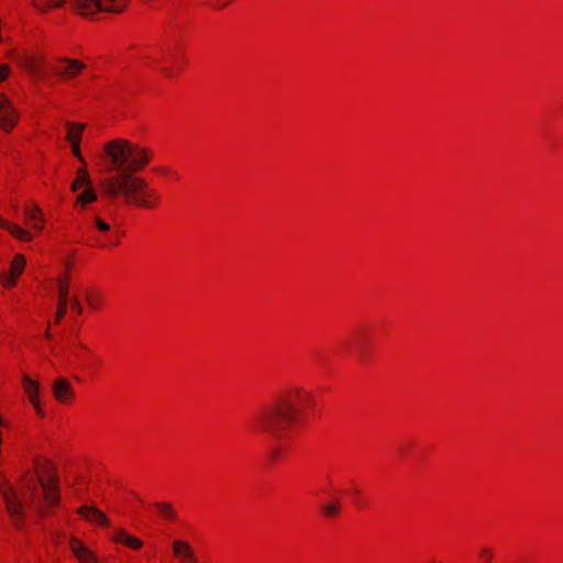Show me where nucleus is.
Returning a JSON list of instances; mask_svg holds the SVG:
<instances>
[{"instance_id":"f257e3e1","label":"nucleus","mask_w":563,"mask_h":563,"mask_svg":"<svg viewBox=\"0 0 563 563\" xmlns=\"http://www.w3.org/2000/svg\"><path fill=\"white\" fill-rule=\"evenodd\" d=\"M34 472L22 474L14 483L0 478V490L7 512L16 528H22L26 517L29 501L42 489L43 498L48 506H56L60 499L58 472L54 463L44 456L33 462Z\"/></svg>"},{"instance_id":"f03ea898","label":"nucleus","mask_w":563,"mask_h":563,"mask_svg":"<svg viewBox=\"0 0 563 563\" xmlns=\"http://www.w3.org/2000/svg\"><path fill=\"white\" fill-rule=\"evenodd\" d=\"M316 406V395L311 390L302 386H292L254 418L253 429L257 433L282 440L292 426L302 421Z\"/></svg>"},{"instance_id":"7ed1b4c3","label":"nucleus","mask_w":563,"mask_h":563,"mask_svg":"<svg viewBox=\"0 0 563 563\" xmlns=\"http://www.w3.org/2000/svg\"><path fill=\"white\" fill-rule=\"evenodd\" d=\"M103 192L113 199H121L128 206L153 211L163 203L158 188L152 186L145 178L128 174H114L103 179Z\"/></svg>"},{"instance_id":"20e7f679","label":"nucleus","mask_w":563,"mask_h":563,"mask_svg":"<svg viewBox=\"0 0 563 563\" xmlns=\"http://www.w3.org/2000/svg\"><path fill=\"white\" fill-rule=\"evenodd\" d=\"M108 169L117 174L135 175L145 169L153 159V151L124 137L110 140L103 145Z\"/></svg>"},{"instance_id":"39448f33","label":"nucleus","mask_w":563,"mask_h":563,"mask_svg":"<svg viewBox=\"0 0 563 563\" xmlns=\"http://www.w3.org/2000/svg\"><path fill=\"white\" fill-rule=\"evenodd\" d=\"M121 225L109 216H96L89 225L86 243L91 247L111 249L121 243Z\"/></svg>"},{"instance_id":"423d86ee","label":"nucleus","mask_w":563,"mask_h":563,"mask_svg":"<svg viewBox=\"0 0 563 563\" xmlns=\"http://www.w3.org/2000/svg\"><path fill=\"white\" fill-rule=\"evenodd\" d=\"M5 58L14 62L30 76L42 75L45 66V55L36 46H13L5 52Z\"/></svg>"},{"instance_id":"0eeeda50","label":"nucleus","mask_w":563,"mask_h":563,"mask_svg":"<svg viewBox=\"0 0 563 563\" xmlns=\"http://www.w3.org/2000/svg\"><path fill=\"white\" fill-rule=\"evenodd\" d=\"M70 190L76 195L74 209L82 212L92 202L97 201V192L92 185L88 169L77 168L75 179L70 185Z\"/></svg>"},{"instance_id":"6e6552de","label":"nucleus","mask_w":563,"mask_h":563,"mask_svg":"<svg viewBox=\"0 0 563 563\" xmlns=\"http://www.w3.org/2000/svg\"><path fill=\"white\" fill-rule=\"evenodd\" d=\"M58 286V305L55 321L58 322L67 311H74L76 314L81 313V306L76 297L69 294V279L67 276H62L57 282Z\"/></svg>"},{"instance_id":"1a4fd4ad","label":"nucleus","mask_w":563,"mask_h":563,"mask_svg":"<svg viewBox=\"0 0 563 563\" xmlns=\"http://www.w3.org/2000/svg\"><path fill=\"white\" fill-rule=\"evenodd\" d=\"M21 118V110L12 98L4 91H0V130L4 133L12 132Z\"/></svg>"},{"instance_id":"9d476101","label":"nucleus","mask_w":563,"mask_h":563,"mask_svg":"<svg viewBox=\"0 0 563 563\" xmlns=\"http://www.w3.org/2000/svg\"><path fill=\"white\" fill-rule=\"evenodd\" d=\"M26 268V257L21 253H15L7 269L0 273V285L5 290L16 287L20 277Z\"/></svg>"},{"instance_id":"9b49d317","label":"nucleus","mask_w":563,"mask_h":563,"mask_svg":"<svg viewBox=\"0 0 563 563\" xmlns=\"http://www.w3.org/2000/svg\"><path fill=\"white\" fill-rule=\"evenodd\" d=\"M69 356L84 369H92L98 364L95 352L79 336L70 343Z\"/></svg>"},{"instance_id":"f8f14e48","label":"nucleus","mask_w":563,"mask_h":563,"mask_svg":"<svg viewBox=\"0 0 563 563\" xmlns=\"http://www.w3.org/2000/svg\"><path fill=\"white\" fill-rule=\"evenodd\" d=\"M22 389L31 404L35 415L38 418L45 417V408L42 401L41 387L38 382L31 378L29 375L22 377Z\"/></svg>"},{"instance_id":"ddd939ff","label":"nucleus","mask_w":563,"mask_h":563,"mask_svg":"<svg viewBox=\"0 0 563 563\" xmlns=\"http://www.w3.org/2000/svg\"><path fill=\"white\" fill-rule=\"evenodd\" d=\"M170 551L177 563H200L196 549L186 539H174L170 543Z\"/></svg>"},{"instance_id":"4468645a","label":"nucleus","mask_w":563,"mask_h":563,"mask_svg":"<svg viewBox=\"0 0 563 563\" xmlns=\"http://www.w3.org/2000/svg\"><path fill=\"white\" fill-rule=\"evenodd\" d=\"M86 67L87 65L80 59L60 58L56 63L55 73L64 80H71L77 78Z\"/></svg>"},{"instance_id":"2eb2a0df","label":"nucleus","mask_w":563,"mask_h":563,"mask_svg":"<svg viewBox=\"0 0 563 563\" xmlns=\"http://www.w3.org/2000/svg\"><path fill=\"white\" fill-rule=\"evenodd\" d=\"M52 394L55 400L64 406H69L75 400V390L71 383L64 377H58L53 382Z\"/></svg>"},{"instance_id":"dca6fc26","label":"nucleus","mask_w":563,"mask_h":563,"mask_svg":"<svg viewBox=\"0 0 563 563\" xmlns=\"http://www.w3.org/2000/svg\"><path fill=\"white\" fill-rule=\"evenodd\" d=\"M77 514L89 525L97 528H108L110 526V520L106 514L93 506L84 505L77 509Z\"/></svg>"},{"instance_id":"f3484780","label":"nucleus","mask_w":563,"mask_h":563,"mask_svg":"<svg viewBox=\"0 0 563 563\" xmlns=\"http://www.w3.org/2000/svg\"><path fill=\"white\" fill-rule=\"evenodd\" d=\"M24 221L36 234L41 233L45 225L44 213L37 205H26L24 207Z\"/></svg>"},{"instance_id":"a211bd4d","label":"nucleus","mask_w":563,"mask_h":563,"mask_svg":"<svg viewBox=\"0 0 563 563\" xmlns=\"http://www.w3.org/2000/svg\"><path fill=\"white\" fill-rule=\"evenodd\" d=\"M69 548L79 563H98L96 554L79 538L71 537Z\"/></svg>"},{"instance_id":"6ab92c4d","label":"nucleus","mask_w":563,"mask_h":563,"mask_svg":"<svg viewBox=\"0 0 563 563\" xmlns=\"http://www.w3.org/2000/svg\"><path fill=\"white\" fill-rule=\"evenodd\" d=\"M111 540L114 543L122 544V545L126 547L128 549L134 550V551L142 549V547L144 544L140 538L130 534L124 529L115 530L111 537Z\"/></svg>"},{"instance_id":"aec40b11","label":"nucleus","mask_w":563,"mask_h":563,"mask_svg":"<svg viewBox=\"0 0 563 563\" xmlns=\"http://www.w3.org/2000/svg\"><path fill=\"white\" fill-rule=\"evenodd\" d=\"M65 139L68 144L81 143L82 135L86 130V124L80 122L68 121L65 124Z\"/></svg>"},{"instance_id":"412c9836","label":"nucleus","mask_w":563,"mask_h":563,"mask_svg":"<svg viewBox=\"0 0 563 563\" xmlns=\"http://www.w3.org/2000/svg\"><path fill=\"white\" fill-rule=\"evenodd\" d=\"M99 0H71L75 11L81 16H92L99 13Z\"/></svg>"},{"instance_id":"4be33fe9","label":"nucleus","mask_w":563,"mask_h":563,"mask_svg":"<svg viewBox=\"0 0 563 563\" xmlns=\"http://www.w3.org/2000/svg\"><path fill=\"white\" fill-rule=\"evenodd\" d=\"M31 4L38 13L46 14L63 8L65 0H31Z\"/></svg>"},{"instance_id":"5701e85b","label":"nucleus","mask_w":563,"mask_h":563,"mask_svg":"<svg viewBox=\"0 0 563 563\" xmlns=\"http://www.w3.org/2000/svg\"><path fill=\"white\" fill-rule=\"evenodd\" d=\"M130 0H99V12L121 13L128 5Z\"/></svg>"},{"instance_id":"b1692460","label":"nucleus","mask_w":563,"mask_h":563,"mask_svg":"<svg viewBox=\"0 0 563 563\" xmlns=\"http://www.w3.org/2000/svg\"><path fill=\"white\" fill-rule=\"evenodd\" d=\"M7 231L13 238H15V239H18L19 241H22V242H31L33 240V238H34V234L30 230L21 227L18 223H14L12 221H10Z\"/></svg>"},{"instance_id":"393cba45","label":"nucleus","mask_w":563,"mask_h":563,"mask_svg":"<svg viewBox=\"0 0 563 563\" xmlns=\"http://www.w3.org/2000/svg\"><path fill=\"white\" fill-rule=\"evenodd\" d=\"M174 59L176 63L175 66L169 65L173 62L172 59L165 60L164 64L161 66V73L167 78H173L177 76L184 67L183 57L175 56Z\"/></svg>"},{"instance_id":"a878e982","label":"nucleus","mask_w":563,"mask_h":563,"mask_svg":"<svg viewBox=\"0 0 563 563\" xmlns=\"http://www.w3.org/2000/svg\"><path fill=\"white\" fill-rule=\"evenodd\" d=\"M157 514L165 520H175L176 519V510L169 503H157L155 505Z\"/></svg>"},{"instance_id":"bb28decb","label":"nucleus","mask_w":563,"mask_h":563,"mask_svg":"<svg viewBox=\"0 0 563 563\" xmlns=\"http://www.w3.org/2000/svg\"><path fill=\"white\" fill-rule=\"evenodd\" d=\"M322 515L327 518H334L341 511V504L336 500H329L321 507Z\"/></svg>"},{"instance_id":"cd10ccee","label":"nucleus","mask_w":563,"mask_h":563,"mask_svg":"<svg viewBox=\"0 0 563 563\" xmlns=\"http://www.w3.org/2000/svg\"><path fill=\"white\" fill-rule=\"evenodd\" d=\"M69 146L71 155L80 163V166L78 168L88 169L86 158L84 157L81 152V143L69 144Z\"/></svg>"},{"instance_id":"c85d7f7f","label":"nucleus","mask_w":563,"mask_h":563,"mask_svg":"<svg viewBox=\"0 0 563 563\" xmlns=\"http://www.w3.org/2000/svg\"><path fill=\"white\" fill-rule=\"evenodd\" d=\"M12 75V67L8 63L0 64V84L7 81Z\"/></svg>"},{"instance_id":"c756f323","label":"nucleus","mask_w":563,"mask_h":563,"mask_svg":"<svg viewBox=\"0 0 563 563\" xmlns=\"http://www.w3.org/2000/svg\"><path fill=\"white\" fill-rule=\"evenodd\" d=\"M343 494L351 497L354 503H357L361 490L356 485H353L352 487L344 489Z\"/></svg>"},{"instance_id":"7c9ffc66","label":"nucleus","mask_w":563,"mask_h":563,"mask_svg":"<svg viewBox=\"0 0 563 563\" xmlns=\"http://www.w3.org/2000/svg\"><path fill=\"white\" fill-rule=\"evenodd\" d=\"M479 555L483 560H490L493 558V552L490 549H483L479 552Z\"/></svg>"},{"instance_id":"2f4dec72","label":"nucleus","mask_w":563,"mask_h":563,"mask_svg":"<svg viewBox=\"0 0 563 563\" xmlns=\"http://www.w3.org/2000/svg\"><path fill=\"white\" fill-rule=\"evenodd\" d=\"M10 223V220L5 219L4 217L0 216V228L5 230L8 229Z\"/></svg>"},{"instance_id":"473e14b6","label":"nucleus","mask_w":563,"mask_h":563,"mask_svg":"<svg viewBox=\"0 0 563 563\" xmlns=\"http://www.w3.org/2000/svg\"><path fill=\"white\" fill-rule=\"evenodd\" d=\"M230 1L231 0H227V1L222 2V3H217L216 7L219 8V9L224 8L225 5L229 4Z\"/></svg>"},{"instance_id":"72a5a7b5","label":"nucleus","mask_w":563,"mask_h":563,"mask_svg":"<svg viewBox=\"0 0 563 563\" xmlns=\"http://www.w3.org/2000/svg\"><path fill=\"white\" fill-rule=\"evenodd\" d=\"M278 454L277 453H273L272 457L273 459H277Z\"/></svg>"}]
</instances>
